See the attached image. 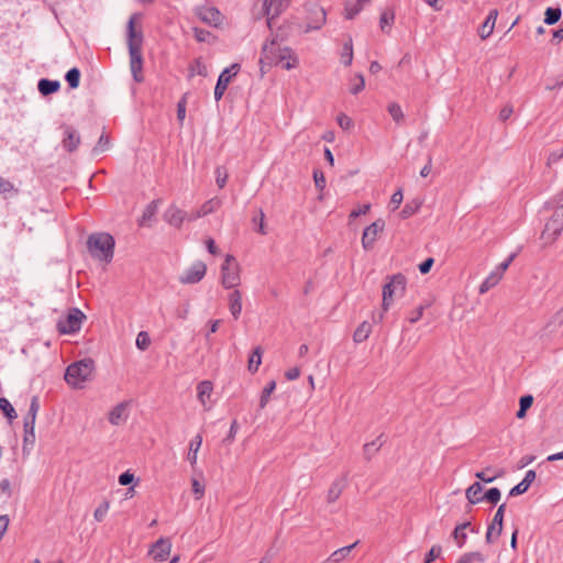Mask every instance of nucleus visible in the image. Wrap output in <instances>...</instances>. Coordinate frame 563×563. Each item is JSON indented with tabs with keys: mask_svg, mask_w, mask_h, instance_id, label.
Listing matches in <instances>:
<instances>
[{
	"mask_svg": "<svg viewBox=\"0 0 563 563\" xmlns=\"http://www.w3.org/2000/svg\"><path fill=\"white\" fill-rule=\"evenodd\" d=\"M213 390L212 383L209 380H202L197 386L198 399L202 405H206L207 400L210 399Z\"/></svg>",
	"mask_w": 563,
	"mask_h": 563,
	"instance_id": "28",
	"label": "nucleus"
},
{
	"mask_svg": "<svg viewBox=\"0 0 563 563\" xmlns=\"http://www.w3.org/2000/svg\"><path fill=\"white\" fill-rule=\"evenodd\" d=\"M192 31H194L195 38L200 43L208 42L209 37L211 36V33L209 31L200 29V27H194Z\"/></svg>",
	"mask_w": 563,
	"mask_h": 563,
	"instance_id": "56",
	"label": "nucleus"
},
{
	"mask_svg": "<svg viewBox=\"0 0 563 563\" xmlns=\"http://www.w3.org/2000/svg\"><path fill=\"white\" fill-rule=\"evenodd\" d=\"M109 144H110L109 136L106 135L104 133H102L100 135L96 146L92 150L93 154H99V153H102V152L107 151L108 147H109Z\"/></svg>",
	"mask_w": 563,
	"mask_h": 563,
	"instance_id": "49",
	"label": "nucleus"
},
{
	"mask_svg": "<svg viewBox=\"0 0 563 563\" xmlns=\"http://www.w3.org/2000/svg\"><path fill=\"white\" fill-rule=\"evenodd\" d=\"M126 407L128 402H120L109 412V422L113 426H119L123 423L126 418Z\"/></svg>",
	"mask_w": 563,
	"mask_h": 563,
	"instance_id": "21",
	"label": "nucleus"
},
{
	"mask_svg": "<svg viewBox=\"0 0 563 563\" xmlns=\"http://www.w3.org/2000/svg\"><path fill=\"white\" fill-rule=\"evenodd\" d=\"M371 0H345L344 11L345 18L352 20L355 18Z\"/></svg>",
	"mask_w": 563,
	"mask_h": 563,
	"instance_id": "22",
	"label": "nucleus"
},
{
	"mask_svg": "<svg viewBox=\"0 0 563 563\" xmlns=\"http://www.w3.org/2000/svg\"><path fill=\"white\" fill-rule=\"evenodd\" d=\"M220 206H221V201L218 198H212V199L206 201L199 208L200 214L202 217H206V216L214 212L216 210H218L220 208Z\"/></svg>",
	"mask_w": 563,
	"mask_h": 563,
	"instance_id": "34",
	"label": "nucleus"
},
{
	"mask_svg": "<svg viewBox=\"0 0 563 563\" xmlns=\"http://www.w3.org/2000/svg\"><path fill=\"white\" fill-rule=\"evenodd\" d=\"M170 549V541L168 539L161 538L153 544L151 554L153 555L154 560L163 562L168 558Z\"/></svg>",
	"mask_w": 563,
	"mask_h": 563,
	"instance_id": "16",
	"label": "nucleus"
},
{
	"mask_svg": "<svg viewBox=\"0 0 563 563\" xmlns=\"http://www.w3.org/2000/svg\"><path fill=\"white\" fill-rule=\"evenodd\" d=\"M109 506H110V505H109V501L104 500L103 503H101V504L96 508V510H95V512H93V517H95V519H96L98 522H101V521L104 519V517H106V515H107V512H108V510H109Z\"/></svg>",
	"mask_w": 563,
	"mask_h": 563,
	"instance_id": "52",
	"label": "nucleus"
},
{
	"mask_svg": "<svg viewBox=\"0 0 563 563\" xmlns=\"http://www.w3.org/2000/svg\"><path fill=\"white\" fill-rule=\"evenodd\" d=\"M342 63L345 66H350L353 60V43L352 38L350 37L349 41L343 45V52L341 55Z\"/></svg>",
	"mask_w": 563,
	"mask_h": 563,
	"instance_id": "40",
	"label": "nucleus"
},
{
	"mask_svg": "<svg viewBox=\"0 0 563 563\" xmlns=\"http://www.w3.org/2000/svg\"><path fill=\"white\" fill-rule=\"evenodd\" d=\"M285 59H287V62L283 65V67L286 69H292L298 64V59L296 56L292 55L291 49L288 47L280 48L277 45L275 38H273L271 42H266L263 45L262 56L260 59L261 64H266L271 66Z\"/></svg>",
	"mask_w": 563,
	"mask_h": 563,
	"instance_id": "2",
	"label": "nucleus"
},
{
	"mask_svg": "<svg viewBox=\"0 0 563 563\" xmlns=\"http://www.w3.org/2000/svg\"><path fill=\"white\" fill-rule=\"evenodd\" d=\"M186 217L187 212L183 211L176 205H170L163 214L164 220L175 228H180Z\"/></svg>",
	"mask_w": 563,
	"mask_h": 563,
	"instance_id": "14",
	"label": "nucleus"
},
{
	"mask_svg": "<svg viewBox=\"0 0 563 563\" xmlns=\"http://www.w3.org/2000/svg\"><path fill=\"white\" fill-rule=\"evenodd\" d=\"M85 313L78 308H70L65 318L58 320L56 328L62 334H73L80 330Z\"/></svg>",
	"mask_w": 563,
	"mask_h": 563,
	"instance_id": "7",
	"label": "nucleus"
},
{
	"mask_svg": "<svg viewBox=\"0 0 563 563\" xmlns=\"http://www.w3.org/2000/svg\"><path fill=\"white\" fill-rule=\"evenodd\" d=\"M119 484L122 485V486H128L130 485L131 483H133L134 481V475L132 473H130L129 471L122 473L120 476H119Z\"/></svg>",
	"mask_w": 563,
	"mask_h": 563,
	"instance_id": "62",
	"label": "nucleus"
},
{
	"mask_svg": "<svg viewBox=\"0 0 563 563\" xmlns=\"http://www.w3.org/2000/svg\"><path fill=\"white\" fill-rule=\"evenodd\" d=\"M338 124L340 125V128H342L343 130H349L350 128L353 126V121L352 119L344 114V113H341L339 117H338Z\"/></svg>",
	"mask_w": 563,
	"mask_h": 563,
	"instance_id": "58",
	"label": "nucleus"
},
{
	"mask_svg": "<svg viewBox=\"0 0 563 563\" xmlns=\"http://www.w3.org/2000/svg\"><path fill=\"white\" fill-rule=\"evenodd\" d=\"M500 497H501V492L497 487L489 488L484 494V500H486L493 505H496L500 500Z\"/></svg>",
	"mask_w": 563,
	"mask_h": 563,
	"instance_id": "47",
	"label": "nucleus"
},
{
	"mask_svg": "<svg viewBox=\"0 0 563 563\" xmlns=\"http://www.w3.org/2000/svg\"><path fill=\"white\" fill-rule=\"evenodd\" d=\"M497 16H498L497 9H493L489 11L487 18L482 23V25L478 27V36L482 40H486L492 35V33L495 29Z\"/></svg>",
	"mask_w": 563,
	"mask_h": 563,
	"instance_id": "18",
	"label": "nucleus"
},
{
	"mask_svg": "<svg viewBox=\"0 0 563 563\" xmlns=\"http://www.w3.org/2000/svg\"><path fill=\"white\" fill-rule=\"evenodd\" d=\"M275 388H276L275 380L268 382L267 385L264 387L262 395H261V399H260V408L261 409H264L266 407L267 402L269 401V397H271L272 393L275 390Z\"/></svg>",
	"mask_w": 563,
	"mask_h": 563,
	"instance_id": "37",
	"label": "nucleus"
},
{
	"mask_svg": "<svg viewBox=\"0 0 563 563\" xmlns=\"http://www.w3.org/2000/svg\"><path fill=\"white\" fill-rule=\"evenodd\" d=\"M529 489V486H527L522 481L518 483L516 486H514L510 492L509 496L515 497L525 494Z\"/></svg>",
	"mask_w": 563,
	"mask_h": 563,
	"instance_id": "59",
	"label": "nucleus"
},
{
	"mask_svg": "<svg viewBox=\"0 0 563 563\" xmlns=\"http://www.w3.org/2000/svg\"><path fill=\"white\" fill-rule=\"evenodd\" d=\"M387 111L396 123H401L404 121V112L397 102L389 103Z\"/></svg>",
	"mask_w": 563,
	"mask_h": 563,
	"instance_id": "39",
	"label": "nucleus"
},
{
	"mask_svg": "<svg viewBox=\"0 0 563 563\" xmlns=\"http://www.w3.org/2000/svg\"><path fill=\"white\" fill-rule=\"evenodd\" d=\"M562 10L560 7L556 8H548L544 12V23L548 25H553L561 19Z\"/></svg>",
	"mask_w": 563,
	"mask_h": 563,
	"instance_id": "31",
	"label": "nucleus"
},
{
	"mask_svg": "<svg viewBox=\"0 0 563 563\" xmlns=\"http://www.w3.org/2000/svg\"><path fill=\"white\" fill-rule=\"evenodd\" d=\"M346 482H347V476L344 475L341 478L335 479L331 484V486H330V488L328 490V495H327V501L329 504L334 503L335 500L339 499V497L341 496L343 489L346 486Z\"/></svg>",
	"mask_w": 563,
	"mask_h": 563,
	"instance_id": "19",
	"label": "nucleus"
},
{
	"mask_svg": "<svg viewBox=\"0 0 563 563\" xmlns=\"http://www.w3.org/2000/svg\"><path fill=\"white\" fill-rule=\"evenodd\" d=\"M216 174V183L219 186V188H223L228 180V172L223 166H218L214 170Z\"/></svg>",
	"mask_w": 563,
	"mask_h": 563,
	"instance_id": "48",
	"label": "nucleus"
},
{
	"mask_svg": "<svg viewBox=\"0 0 563 563\" xmlns=\"http://www.w3.org/2000/svg\"><path fill=\"white\" fill-rule=\"evenodd\" d=\"M161 200L156 199L151 201L143 211L141 225L150 221L157 212Z\"/></svg>",
	"mask_w": 563,
	"mask_h": 563,
	"instance_id": "33",
	"label": "nucleus"
},
{
	"mask_svg": "<svg viewBox=\"0 0 563 563\" xmlns=\"http://www.w3.org/2000/svg\"><path fill=\"white\" fill-rule=\"evenodd\" d=\"M186 103L187 97L186 95L181 97V99L177 103V120L180 124H183L186 117Z\"/></svg>",
	"mask_w": 563,
	"mask_h": 563,
	"instance_id": "53",
	"label": "nucleus"
},
{
	"mask_svg": "<svg viewBox=\"0 0 563 563\" xmlns=\"http://www.w3.org/2000/svg\"><path fill=\"white\" fill-rule=\"evenodd\" d=\"M310 13L311 18L303 29L306 33L319 30L325 23L327 13L322 7L313 5L310 9Z\"/></svg>",
	"mask_w": 563,
	"mask_h": 563,
	"instance_id": "13",
	"label": "nucleus"
},
{
	"mask_svg": "<svg viewBox=\"0 0 563 563\" xmlns=\"http://www.w3.org/2000/svg\"><path fill=\"white\" fill-rule=\"evenodd\" d=\"M0 409L10 422L16 418V412L7 398H0Z\"/></svg>",
	"mask_w": 563,
	"mask_h": 563,
	"instance_id": "42",
	"label": "nucleus"
},
{
	"mask_svg": "<svg viewBox=\"0 0 563 563\" xmlns=\"http://www.w3.org/2000/svg\"><path fill=\"white\" fill-rule=\"evenodd\" d=\"M139 14H133L130 16L128 22V47L130 55V69L133 76V79L136 82H142L144 77L142 75L143 68V57H142V44H143V34L142 31L135 30V20Z\"/></svg>",
	"mask_w": 563,
	"mask_h": 563,
	"instance_id": "1",
	"label": "nucleus"
},
{
	"mask_svg": "<svg viewBox=\"0 0 563 563\" xmlns=\"http://www.w3.org/2000/svg\"><path fill=\"white\" fill-rule=\"evenodd\" d=\"M262 355L263 349L261 346H256L253 350L252 355L249 358L247 369L254 374L258 371L260 365L262 364Z\"/></svg>",
	"mask_w": 563,
	"mask_h": 563,
	"instance_id": "30",
	"label": "nucleus"
},
{
	"mask_svg": "<svg viewBox=\"0 0 563 563\" xmlns=\"http://www.w3.org/2000/svg\"><path fill=\"white\" fill-rule=\"evenodd\" d=\"M506 511V504H501L494 515L492 522L487 527L485 541L487 544L494 543L501 534L504 528V516Z\"/></svg>",
	"mask_w": 563,
	"mask_h": 563,
	"instance_id": "9",
	"label": "nucleus"
},
{
	"mask_svg": "<svg viewBox=\"0 0 563 563\" xmlns=\"http://www.w3.org/2000/svg\"><path fill=\"white\" fill-rule=\"evenodd\" d=\"M434 264V260L432 257L426 258L422 263L419 264L418 268L421 274H428Z\"/></svg>",
	"mask_w": 563,
	"mask_h": 563,
	"instance_id": "60",
	"label": "nucleus"
},
{
	"mask_svg": "<svg viewBox=\"0 0 563 563\" xmlns=\"http://www.w3.org/2000/svg\"><path fill=\"white\" fill-rule=\"evenodd\" d=\"M421 205H422L421 201H419L417 199H413V200L407 202L400 212L401 218L407 219V218L413 216L415 213H417L419 211V209L421 208Z\"/></svg>",
	"mask_w": 563,
	"mask_h": 563,
	"instance_id": "32",
	"label": "nucleus"
},
{
	"mask_svg": "<svg viewBox=\"0 0 563 563\" xmlns=\"http://www.w3.org/2000/svg\"><path fill=\"white\" fill-rule=\"evenodd\" d=\"M206 272V264L197 261L179 276V282L185 285L197 284L205 277Z\"/></svg>",
	"mask_w": 563,
	"mask_h": 563,
	"instance_id": "11",
	"label": "nucleus"
},
{
	"mask_svg": "<svg viewBox=\"0 0 563 563\" xmlns=\"http://www.w3.org/2000/svg\"><path fill=\"white\" fill-rule=\"evenodd\" d=\"M80 144L79 133L70 125L64 126V139L62 141L63 147L71 153L75 152Z\"/></svg>",
	"mask_w": 563,
	"mask_h": 563,
	"instance_id": "15",
	"label": "nucleus"
},
{
	"mask_svg": "<svg viewBox=\"0 0 563 563\" xmlns=\"http://www.w3.org/2000/svg\"><path fill=\"white\" fill-rule=\"evenodd\" d=\"M369 209H371L369 203L363 205V206L358 207L357 209L352 210L350 213V218L355 219L362 214H366L369 211Z\"/></svg>",
	"mask_w": 563,
	"mask_h": 563,
	"instance_id": "64",
	"label": "nucleus"
},
{
	"mask_svg": "<svg viewBox=\"0 0 563 563\" xmlns=\"http://www.w3.org/2000/svg\"><path fill=\"white\" fill-rule=\"evenodd\" d=\"M202 444L201 434H197L189 443V451L187 459L189 463L194 466L197 463V454Z\"/></svg>",
	"mask_w": 563,
	"mask_h": 563,
	"instance_id": "29",
	"label": "nucleus"
},
{
	"mask_svg": "<svg viewBox=\"0 0 563 563\" xmlns=\"http://www.w3.org/2000/svg\"><path fill=\"white\" fill-rule=\"evenodd\" d=\"M135 343L140 350L145 351L151 344V339H150L147 332L141 331L136 336Z\"/></svg>",
	"mask_w": 563,
	"mask_h": 563,
	"instance_id": "51",
	"label": "nucleus"
},
{
	"mask_svg": "<svg viewBox=\"0 0 563 563\" xmlns=\"http://www.w3.org/2000/svg\"><path fill=\"white\" fill-rule=\"evenodd\" d=\"M263 10L267 16V24L272 27L273 20L283 12L284 3L282 0H265L263 3Z\"/></svg>",
	"mask_w": 563,
	"mask_h": 563,
	"instance_id": "17",
	"label": "nucleus"
},
{
	"mask_svg": "<svg viewBox=\"0 0 563 563\" xmlns=\"http://www.w3.org/2000/svg\"><path fill=\"white\" fill-rule=\"evenodd\" d=\"M516 257V253H512L508 256V258L506 261H504L503 263H500L496 271H494L493 273L494 274H498L499 275V279H501V276L503 274L507 271V268L509 267V265L512 263V261L515 260Z\"/></svg>",
	"mask_w": 563,
	"mask_h": 563,
	"instance_id": "54",
	"label": "nucleus"
},
{
	"mask_svg": "<svg viewBox=\"0 0 563 563\" xmlns=\"http://www.w3.org/2000/svg\"><path fill=\"white\" fill-rule=\"evenodd\" d=\"M229 310L235 320L240 318L242 312V294L238 289H234L229 295Z\"/></svg>",
	"mask_w": 563,
	"mask_h": 563,
	"instance_id": "23",
	"label": "nucleus"
},
{
	"mask_svg": "<svg viewBox=\"0 0 563 563\" xmlns=\"http://www.w3.org/2000/svg\"><path fill=\"white\" fill-rule=\"evenodd\" d=\"M365 87V79L362 74H356L355 77L352 79V85L350 88V92L352 95L360 93Z\"/></svg>",
	"mask_w": 563,
	"mask_h": 563,
	"instance_id": "44",
	"label": "nucleus"
},
{
	"mask_svg": "<svg viewBox=\"0 0 563 563\" xmlns=\"http://www.w3.org/2000/svg\"><path fill=\"white\" fill-rule=\"evenodd\" d=\"M265 213L262 209L258 210V216H254L252 219V222L257 225V232L262 235L267 234L266 227H265Z\"/></svg>",
	"mask_w": 563,
	"mask_h": 563,
	"instance_id": "46",
	"label": "nucleus"
},
{
	"mask_svg": "<svg viewBox=\"0 0 563 563\" xmlns=\"http://www.w3.org/2000/svg\"><path fill=\"white\" fill-rule=\"evenodd\" d=\"M114 239L109 233H93L87 240V249L90 255L101 262L110 263L113 258Z\"/></svg>",
	"mask_w": 563,
	"mask_h": 563,
	"instance_id": "3",
	"label": "nucleus"
},
{
	"mask_svg": "<svg viewBox=\"0 0 563 563\" xmlns=\"http://www.w3.org/2000/svg\"><path fill=\"white\" fill-rule=\"evenodd\" d=\"M461 558L463 563H484L486 561V556L478 551L464 553Z\"/></svg>",
	"mask_w": 563,
	"mask_h": 563,
	"instance_id": "43",
	"label": "nucleus"
},
{
	"mask_svg": "<svg viewBox=\"0 0 563 563\" xmlns=\"http://www.w3.org/2000/svg\"><path fill=\"white\" fill-rule=\"evenodd\" d=\"M207 67L202 63L201 58H196L192 64L189 66V76L192 77L195 75L207 76Z\"/></svg>",
	"mask_w": 563,
	"mask_h": 563,
	"instance_id": "38",
	"label": "nucleus"
},
{
	"mask_svg": "<svg viewBox=\"0 0 563 563\" xmlns=\"http://www.w3.org/2000/svg\"><path fill=\"white\" fill-rule=\"evenodd\" d=\"M380 437H378L375 441H372L369 443H366L364 445V456L367 460H371L375 452H377L380 446L383 445V442L380 441Z\"/></svg>",
	"mask_w": 563,
	"mask_h": 563,
	"instance_id": "41",
	"label": "nucleus"
},
{
	"mask_svg": "<svg viewBox=\"0 0 563 563\" xmlns=\"http://www.w3.org/2000/svg\"><path fill=\"white\" fill-rule=\"evenodd\" d=\"M384 228L385 221L383 219H377L364 229L362 235V246L365 251H369L374 247L375 241L378 234L383 232Z\"/></svg>",
	"mask_w": 563,
	"mask_h": 563,
	"instance_id": "10",
	"label": "nucleus"
},
{
	"mask_svg": "<svg viewBox=\"0 0 563 563\" xmlns=\"http://www.w3.org/2000/svg\"><path fill=\"white\" fill-rule=\"evenodd\" d=\"M402 198L404 196L401 189H398L393 194L390 198V205L393 206V209H397L400 206Z\"/></svg>",
	"mask_w": 563,
	"mask_h": 563,
	"instance_id": "63",
	"label": "nucleus"
},
{
	"mask_svg": "<svg viewBox=\"0 0 563 563\" xmlns=\"http://www.w3.org/2000/svg\"><path fill=\"white\" fill-rule=\"evenodd\" d=\"M65 79L71 89H76L79 86L80 81V70L77 67L70 68L66 73Z\"/></svg>",
	"mask_w": 563,
	"mask_h": 563,
	"instance_id": "35",
	"label": "nucleus"
},
{
	"mask_svg": "<svg viewBox=\"0 0 563 563\" xmlns=\"http://www.w3.org/2000/svg\"><path fill=\"white\" fill-rule=\"evenodd\" d=\"M395 14L393 11H384L380 14L379 23L383 32H386V26H390L394 22Z\"/></svg>",
	"mask_w": 563,
	"mask_h": 563,
	"instance_id": "50",
	"label": "nucleus"
},
{
	"mask_svg": "<svg viewBox=\"0 0 563 563\" xmlns=\"http://www.w3.org/2000/svg\"><path fill=\"white\" fill-rule=\"evenodd\" d=\"M60 82L58 80H51L47 78H42L37 82V89L41 95L43 96H49L52 93H55L59 90Z\"/></svg>",
	"mask_w": 563,
	"mask_h": 563,
	"instance_id": "25",
	"label": "nucleus"
},
{
	"mask_svg": "<svg viewBox=\"0 0 563 563\" xmlns=\"http://www.w3.org/2000/svg\"><path fill=\"white\" fill-rule=\"evenodd\" d=\"M190 312V305L189 302H185L180 308L176 310V317L181 320H186L188 318V314Z\"/></svg>",
	"mask_w": 563,
	"mask_h": 563,
	"instance_id": "61",
	"label": "nucleus"
},
{
	"mask_svg": "<svg viewBox=\"0 0 563 563\" xmlns=\"http://www.w3.org/2000/svg\"><path fill=\"white\" fill-rule=\"evenodd\" d=\"M499 275L498 274H494L493 272L483 280V283L481 284L479 286V292L481 294H485L487 292L490 288H493L494 286H496L498 283H499Z\"/></svg>",
	"mask_w": 563,
	"mask_h": 563,
	"instance_id": "36",
	"label": "nucleus"
},
{
	"mask_svg": "<svg viewBox=\"0 0 563 563\" xmlns=\"http://www.w3.org/2000/svg\"><path fill=\"white\" fill-rule=\"evenodd\" d=\"M563 230V203L558 206L550 219L547 221L541 233V240L545 245L552 244Z\"/></svg>",
	"mask_w": 563,
	"mask_h": 563,
	"instance_id": "6",
	"label": "nucleus"
},
{
	"mask_svg": "<svg viewBox=\"0 0 563 563\" xmlns=\"http://www.w3.org/2000/svg\"><path fill=\"white\" fill-rule=\"evenodd\" d=\"M407 279L398 273L388 277V282L383 287L382 307L386 311L394 302V297L401 296L406 290Z\"/></svg>",
	"mask_w": 563,
	"mask_h": 563,
	"instance_id": "5",
	"label": "nucleus"
},
{
	"mask_svg": "<svg viewBox=\"0 0 563 563\" xmlns=\"http://www.w3.org/2000/svg\"><path fill=\"white\" fill-rule=\"evenodd\" d=\"M314 185L319 190H323L325 187V177L320 169L313 170Z\"/></svg>",
	"mask_w": 563,
	"mask_h": 563,
	"instance_id": "57",
	"label": "nucleus"
},
{
	"mask_svg": "<svg viewBox=\"0 0 563 563\" xmlns=\"http://www.w3.org/2000/svg\"><path fill=\"white\" fill-rule=\"evenodd\" d=\"M465 497L471 505H476L484 500L483 485L479 482L473 483L466 490Z\"/></svg>",
	"mask_w": 563,
	"mask_h": 563,
	"instance_id": "24",
	"label": "nucleus"
},
{
	"mask_svg": "<svg viewBox=\"0 0 563 563\" xmlns=\"http://www.w3.org/2000/svg\"><path fill=\"white\" fill-rule=\"evenodd\" d=\"M442 548L439 544L433 545L424 556V563H431L441 555Z\"/></svg>",
	"mask_w": 563,
	"mask_h": 563,
	"instance_id": "55",
	"label": "nucleus"
},
{
	"mask_svg": "<svg viewBox=\"0 0 563 563\" xmlns=\"http://www.w3.org/2000/svg\"><path fill=\"white\" fill-rule=\"evenodd\" d=\"M221 283L227 289L240 285V267L233 255L228 254L221 266Z\"/></svg>",
	"mask_w": 563,
	"mask_h": 563,
	"instance_id": "8",
	"label": "nucleus"
},
{
	"mask_svg": "<svg viewBox=\"0 0 563 563\" xmlns=\"http://www.w3.org/2000/svg\"><path fill=\"white\" fill-rule=\"evenodd\" d=\"M358 544V541L350 544V545H346V547H343V548H340L335 551H333L329 556L328 559L331 561V563H341L350 553L351 551Z\"/></svg>",
	"mask_w": 563,
	"mask_h": 563,
	"instance_id": "27",
	"label": "nucleus"
},
{
	"mask_svg": "<svg viewBox=\"0 0 563 563\" xmlns=\"http://www.w3.org/2000/svg\"><path fill=\"white\" fill-rule=\"evenodd\" d=\"M95 369V362L91 358H84L75 362L66 368L65 380L75 388H81L90 379Z\"/></svg>",
	"mask_w": 563,
	"mask_h": 563,
	"instance_id": "4",
	"label": "nucleus"
},
{
	"mask_svg": "<svg viewBox=\"0 0 563 563\" xmlns=\"http://www.w3.org/2000/svg\"><path fill=\"white\" fill-rule=\"evenodd\" d=\"M372 332V324L367 321H363L353 333V341L355 343H362L366 341Z\"/></svg>",
	"mask_w": 563,
	"mask_h": 563,
	"instance_id": "26",
	"label": "nucleus"
},
{
	"mask_svg": "<svg viewBox=\"0 0 563 563\" xmlns=\"http://www.w3.org/2000/svg\"><path fill=\"white\" fill-rule=\"evenodd\" d=\"M232 78L233 77L230 76V69H223L222 73L219 75L214 87L216 101L221 100Z\"/></svg>",
	"mask_w": 563,
	"mask_h": 563,
	"instance_id": "20",
	"label": "nucleus"
},
{
	"mask_svg": "<svg viewBox=\"0 0 563 563\" xmlns=\"http://www.w3.org/2000/svg\"><path fill=\"white\" fill-rule=\"evenodd\" d=\"M195 12L203 23L211 26H219L222 22L221 12L214 7H199Z\"/></svg>",
	"mask_w": 563,
	"mask_h": 563,
	"instance_id": "12",
	"label": "nucleus"
},
{
	"mask_svg": "<svg viewBox=\"0 0 563 563\" xmlns=\"http://www.w3.org/2000/svg\"><path fill=\"white\" fill-rule=\"evenodd\" d=\"M490 471H492V468L487 467L484 471L475 473V477L484 483H493L496 478L500 477L503 474L501 472H498L496 474L490 475L489 474Z\"/></svg>",
	"mask_w": 563,
	"mask_h": 563,
	"instance_id": "45",
	"label": "nucleus"
}]
</instances>
